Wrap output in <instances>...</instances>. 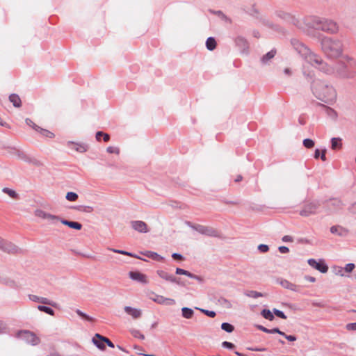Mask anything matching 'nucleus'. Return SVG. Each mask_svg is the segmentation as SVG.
<instances>
[{
	"label": "nucleus",
	"instance_id": "47",
	"mask_svg": "<svg viewBox=\"0 0 356 356\" xmlns=\"http://www.w3.org/2000/svg\"><path fill=\"white\" fill-rule=\"evenodd\" d=\"M273 312L274 314L276 315L277 316H278L282 319L286 318V316L284 314L283 312H282L277 309H273Z\"/></svg>",
	"mask_w": 356,
	"mask_h": 356
},
{
	"label": "nucleus",
	"instance_id": "52",
	"mask_svg": "<svg viewBox=\"0 0 356 356\" xmlns=\"http://www.w3.org/2000/svg\"><path fill=\"white\" fill-rule=\"evenodd\" d=\"M79 210L82 211L90 212V211H93V208L90 206H80L79 207Z\"/></svg>",
	"mask_w": 356,
	"mask_h": 356
},
{
	"label": "nucleus",
	"instance_id": "62",
	"mask_svg": "<svg viewBox=\"0 0 356 356\" xmlns=\"http://www.w3.org/2000/svg\"><path fill=\"white\" fill-rule=\"evenodd\" d=\"M304 278H305V280L309 281L310 282H316V278L314 277H312V276L305 275Z\"/></svg>",
	"mask_w": 356,
	"mask_h": 356
},
{
	"label": "nucleus",
	"instance_id": "54",
	"mask_svg": "<svg viewBox=\"0 0 356 356\" xmlns=\"http://www.w3.org/2000/svg\"><path fill=\"white\" fill-rule=\"evenodd\" d=\"M349 212L356 214V202L348 207Z\"/></svg>",
	"mask_w": 356,
	"mask_h": 356
},
{
	"label": "nucleus",
	"instance_id": "33",
	"mask_svg": "<svg viewBox=\"0 0 356 356\" xmlns=\"http://www.w3.org/2000/svg\"><path fill=\"white\" fill-rule=\"evenodd\" d=\"M92 343L100 350H104L105 349V345L103 343V341L99 340L98 337L95 336L92 338Z\"/></svg>",
	"mask_w": 356,
	"mask_h": 356
},
{
	"label": "nucleus",
	"instance_id": "14",
	"mask_svg": "<svg viewBox=\"0 0 356 356\" xmlns=\"http://www.w3.org/2000/svg\"><path fill=\"white\" fill-rule=\"evenodd\" d=\"M156 274L163 280H165V281L172 282V283H176L177 284H179L180 282L178 280V279L172 275L169 274L165 270H158L156 271Z\"/></svg>",
	"mask_w": 356,
	"mask_h": 356
},
{
	"label": "nucleus",
	"instance_id": "2",
	"mask_svg": "<svg viewBox=\"0 0 356 356\" xmlns=\"http://www.w3.org/2000/svg\"><path fill=\"white\" fill-rule=\"evenodd\" d=\"M313 92L317 98L325 102L332 101L336 97L334 89L321 82L313 86Z\"/></svg>",
	"mask_w": 356,
	"mask_h": 356
},
{
	"label": "nucleus",
	"instance_id": "57",
	"mask_svg": "<svg viewBox=\"0 0 356 356\" xmlns=\"http://www.w3.org/2000/svg\"><path fill=\"white\" fill-rule=\"evenodd\" d=\"M274 333H277V334H280L282 336L284 335V332H282L278 328L270 329V334H274Z\"/></svg>",
	"mask_w": 356,
	"mask_h": 356
},
{
	"label": "nucleus",
	"instance_id": "37",
	"mask_svg": "<svg viewBox=\"0 0 356 356\" xmlns=\"http://www.w3.org/2000/svg\"><path fill=\"white\" fill-rule=\"evenodd\" d=\"M109 154H119L120 153L119 147L116 146H110L106 149Z\"/></svg>",
	"mask_w": 356,
	"mask_h": 356
},
{
	"label": "nucleus",
	"instance_id": "25",
	"mask_svg": "<svg viewBox=\"0 0 356 356\" xmlns=\"http://www.w3.org/2000/svg\"><path fill=\"white\" fill-rule=\"evenodd\" d=\"M144 254L145 256H147V257L151 258L156 261H161L163 260V257H161V255L158 254L156 252H154L147 251L145 253H144Z\"/></svg>",
	"mask_w": 356,
	"mask_h": 356
},
{
	"label": "nucleus",
	"instance_id": "26",
	"mask_svg": "<svg viewBox=\"0 0 356 356\" xmlns=\"http://www.w3.org/2000/svg\"><path fill=\"white\" fill-rule=\"evenodd\" d=\"M181 313L183 317L187 319L191 318L194 314L193 310L188 307H183L181 309Z\"/></svg>",
	"mask_w": 356,
	"mask_h": 356
},
{
	"label": "nucleus",
	"instance_id": "64",
	"mask_svg": "<svg viewBox=\"0 0 356 356\" xmlns=\"http://www.w3.org/2000/svg\"><path fill=\"white\" fill-rule=\"evenodd\" d=\"M243 177L241 175H238L236 178L234 179L235 182H239L242 180Z\"/></svg>",
	"mask_w": 356,
	"mask_h": 356
},
{
	"label": "nucleus",
	"instance_id": "36",
	"mask_svg": "<svg viewBox=\"0 0 356 356\" xmlns=\"http://www.w3.org/2000/svg\"><path fill=\"white\" fill-rule=\"evenodd\" d=\"M221 328L225 332L229 333L233 332L234 329V326L228 323H222L221 325Z\"/></svg>",
	"mask_w": 356,
	"mask_h": 356
},
{
	"label": "nucleus",
	"instance_id": "4",
	"mask_svg": "<svg viewBox=\"0 0 356 356\" xmlns=\"http://www.w3.org/2000/svg\"><path fill=\"white\" fill-rule=\"evenodd\" d=\"M309 21L310 22L308 23L316 29H320L330 33H335L339 31L338 25L332 20L314 17L313 19H310Z\"/></svg>",
	"mask_w": 356,
	"mask_h": 356
},
{
	"label": "nucleus",
	"instance_id": "43",
	"mask_svg": "<svg viewBox=\"0 0 356 356\" xmlns=\"http://www.w3.org/2000/svg\"><path fill=\"white\" fill-rule=\"evenodd\" d=\"M76 313L81 317L85 318L86 320L88 321H93V318L89 316H88L87 314H86L85 313L82 312L81 310L79 309H77L76 311Z\"/></svg>",
	"mask_w": 356,
	"mask_h": 356
},
{
	"label": "nucleus",
	"instance_id": "59",
	"mask_svg": "<svg viewBox=\"0 0 356 356\" xmlns=\"http://www.w3.org/2000/svg\"><path fill=\"white\" fill-rule=\"evenodd\" d=\"M172 257L174 259H178V260H183L184 259L183 256L181 254H179V253H173L172 254Z\"/></svg>",
	"mask_w": 356,
	"mask_h": 356
},
{
	"label": "nucleus",
	"instance_id": "56",
	"mask_svg": "<svg viewBox=\"0 0 356 356\" xmlns=\"http://www.w3.org/2000/svg\"><path fill=\"white\" fill-rule=\"evenodd\" d=\"M282 336L289 341H295L296 340V337L293 335H287L284 333V335Z\"/></svg>",
	"mask_w": 356,
	"mask_h": 356
},
{
	"label": "nucleus",
	"instance_id": "15",
	"mask_svg": "<svg viewBox=\"0 0 356 356\" xmlns=\"http://www.w3.org/2000/svg\"><path fill=\"white\" fill-rule=\"evenodd\" d=\"M330 232L341 237H346L348 236L349 231L340 225H334L330 227Z\"/></svg>",
	"mask_w": 356,
	"mask_h": 356
},
{
	"label": "nucleus",
	"instance_id": "53",
	"mask_svg": "<svg viewBox=\"0 0 356 356\" xmlns=\"http://www.w3.org/2000/svg\"><path fill=\"white\" fill-rule=\"evenodd\" d=\"M222 347L232 349L234 347V345L231 342L224 341L222 343Z\"/></svg>",
	"mask_w": 356,
	"mask_h": 356
},
{
	"label": "nucleus",
	"instance_id": "46",
	"mask_svg": "<svg viewBox=\"0 0 356 356\" xmlns=\"http://www.w3.org/2000/svg\"><path fill=\"white\" fill-rule=\"evenodd\" d=\"M25 122L27 125L32 127L35 131L38 129L39 126L34 123L31 119L26 118Z\"/></svg>",
	"mask_w": 356,
	"mask_h": 356
},
{
	"label": "nucleus",
	"instance_id": "60",
	"mask_svg": "<svg viewBox=\"0 0 356 356\" xmlns=\"http://www.w3.org/2000/svg\"><path fill=\"white\" fill-rule=\"evenodd\" d=\"M278 250L282 254L287 253L289 251V249L286 246H280Z\"/></svg>",
	"mask_w": 356,
	"mask_h": 356
},
{
	"label": "nucleus",
	"instance_id": "1",
	"mask_svg": "<svg viewBox=\"0 0 356 356\" xmlns=\"http://www.w3.org/2000/svg\"><path fill=\"white\" fill-rule=\"evenodd\" d=\"M321 47L323 52L330 58H337L343 52V44L341 40L325 38L321 41Z\"/></svg>",
	"mask_w": 356,
	"mask_h": 356
},
{
	"label": "nucleus",
	"instance_id": "11",
	"mask_svg": "<svg viewBox=\"0 0 356 356\" xmlns=\"http://www.w3.org/2000/svg\"><path fill=\"white\" fill-rule=\"evenodd\" d=\"M307 263L311 267L320 271L322 273H325L328 270V266L324 264L323 260L317 261L314 259H308Z\"/></svg>",
	"mask_w": 356,
	"mask_h": 356
},
{
	"label": "nucleus",
	"instance_id": "9",
	"mask_svg": "<svg viewBox=\"0 0 356 356\" xmlns=\"http://www.w3.org/2000/svg\"><path fill=\"white\" fill-rule=\"evenodd\" d=\"M191 227L202 234L213 237L218 236V232L213 227L201 225H193Z\"/></svg>",
	"mask_w": 356,
	"mask_h": 356
},
{
	"label": "nucleus",
	"instance_id": "19",
	"mask_svg": "<svg viewBox=\"0 0 356 356\" xmlns=\"http://www.w3.org/2000/svg\"><path fill=\"white\" fill-rule=\"evenodd\" d=\"M70 146H71L72 149H74L75 151H76L79 153L86 152L88 149V145H86V144H83V143L80 144V143H72L70 144Z\"/></svg>",
	"mask_w": 356,
	"mask_h": 356
},
{
	"label": "nucleus",
	"instance_id": "22",
	"mask_svg": "<svg viewBox=\"0 0 356 356\" xmlns=\"http://www.w3.org/2000/svg\"><path fill=\"white\" fill-rule=\"evenodd\" d=\"M36 131L39 133L42 136L47 138H53L54 137V134L53 132L40 127H38V129H37Z\"/></svg>",
	"mask_w": 356,
	"mask_h": 356
},
{
	"label": "nucleus",
	"instance_id": "12",
	"mask_svg": "<svg viewBox=\"0 0 356 356\" xmlns=\"http://www.w3.org/2000/svg\"><path fill=\"white\" fill-rule=\"evenodd\" d=\"M131 225L134 230L140 233H147L149 232L147 224L143 221L134 220L131 222Z\"/></svg>",
	"mask_w": 356,
	"mask_h": 356
},
{
	"label": "nucleus",
	"instance_id": "24",
	"mask_svg": "<svg viewBox=\"0 0 356 356\" xmlns=\"http://www.w3.org/2000/svg\"><path fill=\"white\" fill-rule=\"evenodd\" d=\"M9 100L13 103L15 107L21 106V99L16 94H12L9 96Z\"/></svg>",
	"mask_w": 356,
	"mask_h": 356
},
{
	"label": "nucleus",
	"instance_id": "55",
	"mask_svg": "<svg viewBox=\"0 0 356 356\" xmlns=\"http://www.w3.org/2000/svg\"><path fill=\"white\" fill-rule=\"evenodd\" d=\"M346 328L348 330H356V322L347 324Z\"/></svg>",
	"mask_w": 356,
	"mask_h": 356
},
{
	"label": "nucleus",
	"instance_id": "17",
	"mask_svg": "<svg viewBox=\"0 0 356 356\" xmlns=\"http://www.w3.org/2000/svg\"><path fill=\"white\" fill-rule=\"evenodd\" d=\"M58 222H60L63 225H67L70 227V228L80 230L82 228V225L78 222L75 221H69L65 219H63L60 217V220H58Z\"/></svg>",
	"mask_w": 356,
	"mask_h": 356
},
{
	"label": "nucleus",
	"instance_id": "5",
	"mask_svg": "<svg viewBox=\"0 0 356 356\" xmlns=\"http://www.w3.org/2000/svg\"><path fill=\"white\" fill-rule=\"evenodd\" d=\"M320 204L318 202L314 201L305 203L299 211V214L302 217H309L316 215L318 213Z\"/></svg>",
	"mask_w": 356,
	"mask_h": 356
},
{
	"label": "nucleus",
	"instance_id": "50",
	"mask_svg": "<svg viewBox=\"0 0 356 356\" xmlns=\"http://www.w3.org/2000/svg\"><path fill=\"white\" fill-rule=\"evenodd\" d=\"M109 250H111L113 252H116V253H119V254H124V255H129V256H131V257H134V255L131 253L126 252V251H124V250H116V249H109Z\"/></svg>",
	"mask_w": 356,
	"mask_h": 356
},
{
	"label": "nucleus",
	"instance_id": "27",
	"mask_svg": "<svg viewBox=\"0 0 356 356\" xmlns=\"http://www.w3.org/2000/svg\"><path fill=\"white\" fill-rule=\"evenodd\" d=\"M206 47L210 51L215 49L216 47V42L215 39L212 37L207 38L206 41Z\"/></svg>",
	"mask_w": 356,
	"mask_h": 356
},
{
	"label": "nucleus",
	"instance_id": "45",
	"mask_svg": "<svg viewBox=\"0 0 356 356\" xmlns=\"http://www.w3.org/2000/svg\"><path fill=\"white\" fill-rule=\"evenodd\" d=\"M334 273L337 275H339V276H341V277H346V275H345V272H344V268H342V267H336L334 268Z\"/></svg>",
	"mask_w": 356,
	"mask_h": 356
},
{
	"label": "nucleus",
	"instance_id": "61",
	"mask_svg": "<svg viewBox=\"0 0 356 356\" xmlns=\"http://www.w3.org/2000/svg\"><path fill=\"white\" fill-rule=\"evenodd\" d=\"M282 241L284 242H293V240L292 236L286 235V236H283Z\"/></svg>",
	"mask_w": 356,
	"mask_h": 356
},
{
	"label": "nucleus",
	"instance_id": "28",
	"mask_svg": "<svg viewBox=\"0 0 356 356\" xmlns=\"http://www.w3.org/2000/svg\"><path fill=\"white\" fill-rule=\"evenodd\" d=\"M2 191L4 193L8 195L13 199H18L19 198V195L16 193L15 191H14L13 189H10L9 188H3L2 189Z\"/></svg>",
	"mask_w": 356,
	"mask_h": 356
},
{
	"label": "nucleus",
	"instance_id": "34",
	"mask_svg": "<svg viewBox=\"0 0 356 356\" xmlns=\"http://www.w3.org/2000/svg\"><path fill=\"white\" fill-rule=\"evenodd\" d=\"M38 310L45 312L49 315L53 316L54 314V310L52 309H51L50 307L43 306V305H38Z\"/></svg>",
	"mask_w": 356,
	"mask_h": 356
},
{
	"label": "nucleus",
	"instance_id": "18",
	"mask_svg": "<svg viewBox=\"0 0 356 356\" xmlns=\"http://www.w3.org/2000/svg\"><path fill=\"white\" fill-rule=\"evenodd\" d=\"M29 299L33 302H38L45 305H54L51 302L46 298L38 297L35 295H30Z\"/></svg>",
	"mask_w": 356,
	"mask_h": 356
},
{
	"label": "nucleus",
	"instance_id": "48",
	"mask_svg": "<svg viewBox=\"0 0 356 356\" xmlns=\"http://www.w3.org/2000/svg\"><path fill=\"white\" fill-rule=\"evenodd\" d=\"M131 334H133V336L134 337H138L142 340H143L145 339V336L143 334H141L139 330H133L131 331Z\"/></svg>",
	"mask_w": 356,
	"mask_h": 356
},
{
	"label": "nucleus",
	"instance_id": "51",
	"mask_svg": "<svg viewBox=\"0 0 356 356\" xmlns=\"http://www.w3.org/2000/svg\"><path fill=\"white\" fill-rule=\"evenodd\" d=\"M258 250L261 252H266L268 251L269 250V248L267 245H265V244H260L259 246H258Z\"/></svg>",
	"mask_w": 356,
	"mask_h": 356
},
{
	"label": "nucleus",
	"instance_id": "10",
	"mask_svg": "<svg viewBox=\"0 0 356 356\" xmlns=\"http://www.w3.org/2000/svg\"><path fill=\"white\" fill-rule=\"evenodd\" d=\"M149 298L154 302L164 305H173L175 304V300L172 298H165L163 296L157 295L154 293L149 296Z\"/></svg>",
	"mask_w": 356,
	"mask_h": 356
},
{
	"label": "nucleus",
	"instance_id": "21",
	"mask_svg": "<svg viewBox=\"0 0 356 356\" xmlns=\"http://www.w3.org/2000/svg\"><path fill=\"white\" fill-rule=\"evenodd\" d=\"M280 284L282 287L289 289L291 291H297V290H298V286L296 284L290 282L289 281H288L286 280H282L280 282Z\"/></svg>",
	"mask_w": 356,
	"mask_h": 356
},
{
	"label": "nucleus",
	"instance_id": "58",
	"mask_svg": "<svg viewBox=\"0 0 356 356\" xmlns=\"http://www.w3.org/2000/svg\"><path fill=\"white\" fill-rule=\"evenodd\" d=\"M95 337H98V339L99 340H101L103 342H105L106 343H107V342L110 341L108 338L103 337V336L100 335L99 334H96Z\"/></svg>",
	"mask_w": 356,
	"mask_h": 356
},
{
	"label": "nucleus",
	"instance_id": "38",
	"mask_svg": "<svg viewBox=\"0 0 356 356\" xmlns=\"http://www.w3.org/2000/svg\"><path fill=\"white\" fill-rule=\"evenodd\" d=\"M245 295L248 297H251L253 298H257L259 297L263 296V294L261 293L255 291H249L245 293Z\"/></svg>",
	"mask_w": 356,
	"mask_h": 356
},
{
	"label": "nucleus",
	"instance_id": "63",
	"mask_svg": "<svg viewBox=\"0 0 356 356\" xmlns=\"http://www.w3.org/2000/svg\"><path fill=\"white\" fill-rule=\"evenodd\" d=\"M257 328H258L259 330H261V331H263V332H266V333H270V329H268V328H266V327H264V326H262V325H258V326H257Z\"/></svg>",
	"mask_w": 356,
	"mask_h": 356
},
{
	"label": "nucleus",
	"instance_id": "29",
	"mask_svg": "<svg viewBox=\"0 0 356 356\" xmlns=\"http://www.w3.org/2000/svg\"><path fill=\"white\" fill-rule=\"evenodd\" d=\"M276 54V51L275 50H271L270 51L268 52L266 54H265L262 58H261V61L263 63H266L268 62V60H270V59H272Z\"/></svg>",
	"mask_w": 356,
	"mask_h": 356
},
{
	"label": "nucleus",
	"instance_id": "42",
	"mask_svg": "<svg viewBox=\"0 0 356 356\" xmlns=\"http://www.w3.org/2000/svg\"><path fill=\"white\" fill-rule=\"evenodd\" d=\"M330 205L337 209H340V208H341L343 204H342V202L341 200L334 199V200H331Z\"/></svg>",
	"mask_w": 356,
	"mask_h": 356
},
{
	"label": "nucleus",
	"instance_id": "35",
	"mask_svg": "<svg viewBox=\"0 0 356 356\" xmlns=\"http://www.w3.org/2000/svg\"><path fill=\"white\" fill-rule=\"evenodd\" d=\"M79 196L76 193L68 192L66 194L65 198L70 202H74L78 199Z\"/></svg>",
	"mask_w": 356,
	"mask_h": 356
},
{
	"label": "nucleus",
	"instance_id": "32",
	"mask_svg": "<svg viewBox=\"0 0 356 356\" xmlns=\"http://www.w3.org/2000/svg\"><path fill=\"white\" fill-rule=\"evenodd\" d=\"M24 161L28 163H31L35 165H40L42 163L36 159L35 157H23Z\"/></svg>",
	"mask_w": 356,
	"mask_h": 356
},
{
	"label": "nucleus",
	"instance_id": "13",
	"mask_svg": "<svg viewBox=\"0 0 356 356\" xmlns=\"http://www.w3.org/2000/svg\"><path fill=\"white\" fill-rule=\"evenodd\" d=\"M129 275V277L133 280L145 284L148 283V279L145 274L137 271H131Z\"/></svg>",
	"mask_w": 356,
	"mask_h": 356
},
{
	"label": "nucleus",
	"instance_id": "20",
	"mask_svg": "<svg viewBox=\"0 0 356 356\" xmlns=\"http://www.w3.org/2000/svg\"><path fill=\"white\" fill-rule=\"evenodd\" d=\"M342 140L340 138H332L331 140V148L333 150H339L342 148Z\"/></svg>",
	"mask_w": 356,
	"mask_h": 356
},
{
	"label": "nucleus",
	"instance_id": "39",
	"mask_svg": "<svg viewBox=\"0 0 356 356\" xmlns=\"http://www.w3.org/2000/svg\"><path fill=\"white\" fill-rule=\"evenodd\" d=\"M219 302H220V305H222L225 308L230 309L232 307V305L231 302L225 298H220L219 300Z\"/></svg>",
	"mask_w": 356,
	"mask_h": 356
},
{
	"label": "nucleus",
	"instance_id": "23",
	"mask_svg": "<svg viewBox=\"0 0 356 356\" xmlns=\"http://www.w3.org/2000/svg\"><path fill=\"white\" fill-rule=\"evenodd\" d=\"M176 273L178 275H186V276L193 278V279L199 280V277L197 275H193L191 273H190L189 271H187L182 268H177Z\"/></svg>",
	"mask_w": 356,
	"mask_h": 356
},
{
	"label": "nucleus",
	"instance_id": "30",
	"mask_svg": "<svg viewBox=\"0 0 356 356\" xmlns=\"http://www.w3.org/2000/svg\"><path fill=\"white\" fill-rule=\"evenodd\" d=\"M261 314L267 320L273 321L274 319L273 314L269 309H264L261 311Z\"/></svg>",
	"mask_w": 356,
	"mask_h": 356
},
{
	"label": "nucleus",
	"instance_id": "8",
	"mask_svg": "<svg viewBox=\"0 0 356 356\" xmlns=\"http://www.w3.org/2000/svg\"><path fill=\"white\" fill-rule=\"evenodd\" d=\"M34 216L38 218L47 220L53 224H55L60 220V216L47 213L41 209H36L34 211Z\"/></svg>",
	"mask_w": 356,
	"mask_h": 356
},
{
	"label": "nucleus",
	"instance_id": "16",
	"mask_svg": "<svg viewBox=\"0 0 356 356\" xmlns=\"http://www.w3.org/2000/svg\"><path fill=\"white\" fill-rule=\"evenodd\" d=\"M124 312L132 316L133 318L137 319L141 317L142 311L137 308H134L129 306H126L124 308Z\"/></svg>",
	"mask_w": 356,
	"mask_h": 356
},
{
	"label": "nucleus",
	"instance_id": "6",
	"mask_svg": "<svg viewBox=\"0 0 356 356\" xmlns=\"http://www.w3.org/2000/svg\"><path fill=\"white\" fill-rule=\"evenodd\" d=\"M0 250L10 254H15L18 253L20 250L13 243L8 241L0 236Z\"/></svg>",
	"mask_w": 356,
	"mask_h": 356
},
{
	"label": "nucleus",
	"instance_id": "7",
	"mask_svg": "<svg viewBox=\"0 0 356 356\" xmlns=\"http://www.w3.org/2000/svg\"><path fill=\"white\" fill-rule=\"evenodd\" d=\"M18 337L26 343L33 346L38 345L40 340L33 332L28 330H23L18 332Z\"/></svg>",
	"mask_w": 356,
	"mask_h": 356
},
{
	"label": "nucleus",
	"instance_id": "41",
	"mask_svg": "<svg viewBox=\"0 0 356 356\" xmlns=\"http://www.w3.org/2000/svg\"><path fill=\"white\" fill-rule=\"evenodd\" d=\"M343 268L345 273H350L355 268V265L353 263H349L347 264Z\"/></svg>",
	"mask_w": 356,
	"mask_h": 356
},
{
	"label": "nucleus",
	"instance_id": "31",
	"mask_svg": "<svg viewBox=\"0 0 356 356\" xmlns=\"http://www.w3.org/2000/svg\"><path fill=\"white\" fill-rule=\"evenodd\" d=\"M101 138H103L104 141L108 142L110 139V136L108 134L104 133L102 131H98L96 134V139L97 140H100Z\"/></svg>",
	"mask_w": 356,
	"mask_h": 356
},
{
	"label": "nucleus",
	"instance_id": "40",
	"mask_svg": "<svg viewBox=\"0 0 356 356\" xmlns=\"http://www.w3.org/2000/svg\"><path fill=\"white\" fill-rule=\"evenodd\" d=\"M195 309H199L202 313H204L205 315H207V316H208L209 317H211V318L215 317L216 315V312H213V311H209V310H207V309H200L198 307H196Z\"/></svg>",
	"mask_w": 356,
	"mask_h": 356
},
{
	"label": "nucleus",
	"instance_id": "49",
	"mask_svg": "<svg viewBox=\"0 0 356 356\" xmlns=\"http://www.w3.org/2000/svg\"><path fill=\"white\" fill-rule=\"evenodd\" d=\"M327 153L326 149H316L315 150L314 156H325Z\"/></svg>",
	"mask_w": 356,
	"mask_h": 356
},
{
	"label": "nucleus",
	"instance_id": "3",
	"mask_svg": "<svg viewBox=\"0 0 356 356\" xmlns=\"http://www.w3.org/2000/svg\"><path fill=\"white\" fill-rule=\"evenodd\" d=\"M299 52L305 56L306 59L312 65H316L321 70L324 71L325 72H329L330 69L327 67V65L324 63L322 59L317 56L316 54L311 52V51L307 49L305 45L300 44L297 47Z\"/></svg>",
	"mask_w": 356,
	"mask_h": 356
},
{
	"label": "nucleus",
	"instance_id": "44",
	"mask_svg": "<svg viewBox=\"0 0 356 356\" xmlns=\"http://www.w3.org/2000/svg\"><path fill=\"white\" fill-rule=\"evenodd\" d=\"M303 145L306 148H312L314 146V142L311 139H305Z\"/></svg>",
	"mask_w": 356,
	"mask_h": 356
}]
</instances>
